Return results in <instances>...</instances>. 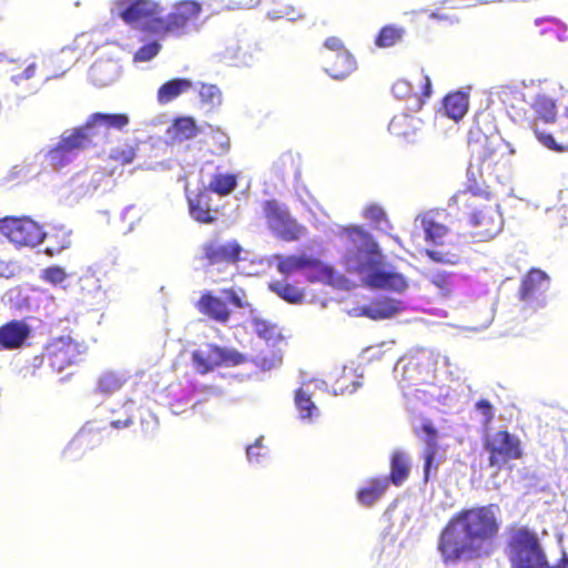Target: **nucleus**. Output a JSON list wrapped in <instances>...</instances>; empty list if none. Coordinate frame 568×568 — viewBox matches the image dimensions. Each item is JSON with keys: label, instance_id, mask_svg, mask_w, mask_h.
<instances>
[{"label": "nucleus", "instance_id": "obj_1", "mask_svg": "<svg viewBox=\"0 0 568 568\" xmlns=\"http://www.w3.org/2000/svg\"><path fill=\"white\" fill-rule=\"evenodd\" d=\"M496 510L497 506L489 504L456 513L438 539L437 548L443 560L457 562L463 557L477 558L488 554L500 528Z\"/></svg>", "mask_w": 568, "mask_h": 568}, {"label": "nucleus", "instance_id": "obj_2", "mask_svg": "<svg viewBox=\"0 0 568 568\" xmlns=\"http://www.w3.org/2000/svg\"><path fill=\"white\" fill-rule=\"evenodd\" d=\"M110 11L133 28L163 37L183 36L195 30L202 8L195 1H182L161 17V6L153 0H113Z\"/></svg>", "mask_w": 568, "mask_h": 568}, {"label": "nucleus", "instance_id": "obj_3", "mask_svg": "<svg viewBox=\"0 0 568 568\" xmlns=\"http://www.w3.org/2000/svg\"><path fill=\"white\" fill-rule=\"evenodd\" d=\"M349 247L344 262L349 272L358 274L361 281L372 287L403 292L407 287L405 278L397 273L384 271L382 255L373 240L358 227L347 230Z\"/></svg>", "mask_w": 568, "mask_h": 568}, {"label": "nucleus", "instance_id": "obj_4", "mask_svg": "<svg viewBox=\"0 0 568 568\" xmlns=\"http://www.w3.org/2000/svg\"><path fill=\"white\" fill-rule=\"evenodd\" d=\"M508 559L511 568H568L566 556L550 566L537 534L527 527L518 528L510 535Z\"/></svg>", "mask_w": 568, "mask_h": 568}, {"label": "nucleus", "instance_id": "obj_5", "mask_svg": "<svg viewBox=\"0 0 568 568\" xmlns=\"http://www.w3.org/2000/svg\"><path fill=\"white\" fill-rule=\"evenodd\" d=\"M483 445L488 453V465L500 471L506 464L524 455L520 439L508 430H497L484 437Z\"/></svg>", "mask_w": 568, "mask_h": 568}, {"label": "nucleus", "instance_id": "obj_6", "mask_svg": "<svg viewBox=\"0 0 568 568\" xmlns=\"http://www.w3.org/2000/svg\"><path fill=\"white\" fill-rule=\"evenodd\" d=\"M470 221L476 229L475 235L479 241L495 239L504 226V219L498 203L488 199H475Z\"/></svg>", "mask_w": 568, "mask_h": 568}, {"label": "nucleus", "instance_id": "obj_7", "mask_svg": "<svg viewBox=\"0 0 568 568\" xmlns=\"http://www.w3.org/2000/svg\"><path fill=\"white\" fill-rule=\"evenodd\" d=\"M0 232L17 246H37L45 236L36 222L26 217H6L1 220Z\"/></svg>", "mask_w": 568, "mask_h": 568}, {"label": "nucleus", "instance_id": "obj_8", "mask_svg": "<svg viewBox=\"0 0 568 568\" xmlns=\"http://www.w3.org/2000/svg\"><path fill=\"white\" fill-rule=\"evenodd\" d=\"M264 213L270 230L277 236L286 240H298L305 234V227L293 220L285 207L275 201L264 204Z\"/></svg>", "mask_w": 568, "mask_h": 568}, {"label": "nucleus", "instance_id": "obj_9", "mask_svg": "<svg viewBox=\"0 0 568 568\" xmlns=\"http://www.w3.org/2000/svg\"><path fill=\"white\" fill-rule=\"evenodd\" d=\"M325 48L328 51L325 57V60L328 63L326 67V72L332 78L343 79L355 70V60L353 59L352 54L344 48L343 42L338 38H328L325 41Z\"/></svg>", "mask_w": 568, "mask_h": 568}, {"label": "nucleus", "instance_id": "obj_10", "mask_svg": "<svg viewBox=\"0 0 568 568\" xmlns=\"http://www.w3.org/2000/svg\"><path fill=\"white\" fill-rule=\"evenodd\" d=\"M119 52L116 45H106L102 49L101 57L97 60L90 70L91 80L99 87H105L116 81L121 74V67L118 60L104 55L115 54Z\"/></svg>", "mask_w": 568, "mask_h": 568}, {"label": "nucleus", "instance_id": "obj_11", "mask_svg": "<svg viewBox=\"0 0 568 568\" xmlns=\"http://www.w3.org/2000/svg\"><path fill=\"white\" fill-rule=\"evenodd\" d=\"M357 368V364L351 361L335 373L332 382V388L335 395H351L357 390L362 379V375L358 374Z\"/></svg>", "mask_w": 568, "mask_h": 568}, {"label": "nucleus", "instance_id": "obj_12", "mask_svg": "<svg viewBox=\"0 0 568 568\" xmlns=\"http://www.w3.org/2000/svg\"><path fill=\"white\" fill-rule=\"evenodd\" d=\"M403 303L393 298H378L357 308V315L372 320L390 318L403 311Z\"/></svg>", "mask_w": 568, "mask_h": 568}, {"label": "nucleus", "instance_id": "obj_13", "mask_svg": "<svg viewBox=\"0 0 568 568\" xmlns=\"http://www.w3.org/2000/svg\"><path fill=\"white\" fill-rule=\"evenodd\" d=\"M306 274L312 281H318L337 288H348V281L320 261L307 260Z\"/></svg>", "mask_w": 568, "mask_h": 568}, {"label": "nucleus", "instance_id": "obj_14", "mask_svg": "<svg viewBox=\"0 0 568 568\" xmlns=\"http://www.w3.org/2000/svg\"><path fill=\"white\" fill-rule=\"evenodd\" d=\"M187 200L190 214L194 220L203 223L213 221L209 189H199L196 192L187 189Z\"/></svg>", "mask_w": 568, "mask_h": 568}, {"label": "nucleus", "instance_id": "obj_15", "mask_svg": "<svg viewBox=\"0 0 568 568\" xmlns=\"http://www.w3.org/2000/svg\"><path fill=\"white\" fill-rule=\"evenodd\" d=\"M196 134L197 126L195 120L191 116L176 118L165 132L166 141L172 145L191 140Z\"/></svg>", "mask_w": 568, "mask_h": 568}, {"label": "nucleus", "instance_id": "obj_16", "mask_svg": "<svg viewBox=\"0 0 568 568\" xmlns=\"http://www.w3.org/2000/svg\"><path fill=\"white\" fill-rule=\"evenodd\" d=\"M241 252L236 242H212L205 247V255L212 265L220 263H234Z\"/></svg>", "mask_w": 568, "mask_h": 568}, {"label": "nucleus", "instance_id": "obj_17", "mask_svg": "<svg viewBox=\"0 0 568 568\" xmlns=\"http://www.w3.org/2000/svg\"><path fill=\"white\" fill-rule=\"evenodd\" d=\"M197 308L201 313L210 316L211 318L225 323L229 321L230 311L224 301L220 297L205 293L197 302Z\"/></svg>", "mask_w": 568, "mask_h": 568}, {"label": "nucleus", "instance_id": "obj_18", "mask_svg": "<svg viewBox=\"0 0 568 568\" xmlns=\"http://www.w3.org/2000/svg\"><path fill=\"white\" fill-rule=\"evenodd\" d=\"M549 286L547 275L540 270L530 271L523 280L520 294L526 301L536 298Z\"/></svg>", "mask_w": 568, "mask_h": 568}, {"label": "nucleus", "instance_id": "obj_19", "mask_svg": "<svg viewBox=\"0 0 568 568\" xmlns=\"http://www.w3.org/2000/svg\"><path fill=\"white\" fill-rule=\"evenodd\" d=\"M29 335L28 326L20 321H13L0 328V344L6 348L19 347Z\"/></svg>", "mask_w": 568, "mask_h": 568}, {"label": "nucleus", "instance_id": "obj_20", "mask_svg": "<svg viewBox=\"0 0 568 568\" xmlns=\"http://www.w3.org/2000/svg\"><path fill=\"white\" fill-rule=\"evenodd\" d=\"M192 89V82L189 79H172L163 83L156 92V101L160 105H165L181 94Z\"/></svg>", "mask_w": 568, "mask_h": 568}, {"label": "nucleus", "instance_id": "obj_21", "mask_svg": "<svg viewBox=\"0 0 568 568\" xmlns=\"http://www.w3.org/2000/svg\"><path fill=\"white\" fill-rule=\"evenodd\" d=\"M415 227H422L425 233V239L434 243H440L447 233L446 226L436 220V214L433 212L417 216Z\"/></svg>", "mask_w": 568, "mask_h": 568}, {"label": "nucleus", "instance_id": "obj_22", "mask_svg": "<svg viewBox=\"0 0 568 568\" xmlns=\"http://www.w3.org/2000/svg\"><path fill=\"white\" fill-rule=\"evenodd\" d=\"M92 136L93 130L91 125L87 123L83 128L64 133L60 143L74 155L75 151L85 149L91 143Z\"/></svg>", "mask_w": 568, "mask_h": 568}, {"label": "nucleus", "instance_id": "obj_23", "mask_svg": "<svg viewBox=\"0 0 568 568\" xmlns=\"http://www.w3.org/2000/svg\"><path fill=\"white\" fill-rule=\"evenodd\" d=\"M387 488V478H372L365 487L357 491V500L364 506H372L385 494Z\"/></svg>", "mask_w": 568, "mask_h": 568}, {"label": "nucleus", "instance_id": "obj_24", "mask_svg": "<svg viewBox=\"0 0 568 568\" xmlns=\"http://www.w3.org/2000/svg\"><path fill=\"white\" fill-rule=\"evenodd\" d=\"M294 404L298 416L303 420L312 422L320 416V409L312 399V394L304 388H297L294 394Z\"/></svg>", "mask_w": 568, "mask_h": 568}, {"label": "nucleus", "instance_id": "obj_25", "mask_svg": "<svg viewBox=\"0 0 568 568\" xmlns=\"http://www.w3.org/2000/svg\"><path fill=\"white\" fill-rule=\"evenodd\" d=\"M246 357H193V368L199 374H206L217 366H236Z\"/></svg>", "mask_w": 568, "mask_h": 568}, {"label": "nucleus", "instance_id": "obj_26", "mask_svg": "<svg viewBox=\"0 0 568 568\" xmlns=\"http://www.w3.org/2000/svg\"><path fill=\"white\" fill-rule=\"evenodd\" d=\"M444 109L448 118L460 120L468 110V95L460 91L448 94L444 100Z\"/></svg>", "mask_w": 568, "mask_h": 568}, {"label": "nucleus", "instance_id": "obj_27", "mask_svg": "<svg viewBox=\"0 0 568 568\" xmlns=\"http://www.w3.org/2000/svg\"><path fill=\"white\" fill-rule=\"evenodd\" d=\"M420 121L407 114L394 116L389 123V131L398 136L408 138L419 130Z\"/></svg>", "mask_w": 568, "mask_h": 568}, {"label": "nucleus", "instance_id": "obj_28", "mask_svg": "<svg viewBox=\"0 0 568 568\" xmlns=\"http://www.w3.org/2000/svg\"><path fill=\"white\" fill-rule=\"evenodd\" d=\"M409 475V465L407 457L402 452H395L390 459V473L388 483L392 481L395 486H400Z\"/></svg>", "mask_w": 568, "mask_h": 568}, {"label": "nucleus", "instance_id": "obj_29", "mask_svg": "<svg viewBox=\"0 0 568 568\" xmlns=\"http://www.w3.org/2000/svg\"><path fill=\"white\" fill-rule=\"evenodd\" d=\"M88 123L92 130L97 126L122 129L129 124V116L126 114H93Z\"/></svg>", "mask_w": 568, "mask_h": 568}, {"label": "nucleus", "instance_id": "obj_30", "mask_svg": "<svg viewBox=\"0 0 568 568\" xmlns=\"http://www.w3.org/2000/svg\"><path fill=\"white\" fill-rule=\"evenodd\" d=\"M252 326L256 334L267 343L276 344L277 341L281 339V333L278 328L275 325L258 317L257 315L252 316Z\"/></svg>", "mask_w": 568, "mask_h": 568}, {"label": "nucleus", "instance_id": "obj_31", "mask_svg": "<svg viewBox=\"0 0 568 568\" xmlns=\"http://www.w3.org/2000/svg\"><path fill=\"white\" fill-rule=\"evenodd\" d=\"M532 108L539 120L545 123L554 121L556 116V103L551 98L544 94L537 95Z\"/></svg>", "mask_w": 568, "mask_h": 568}, {"label": "nucleus", "instance_id": "obj_32", "mask_svg": "<svg viewBox=\"0 0 568 568\" xmlns=\"http://www.w3.org/2000/svg\"><path fill=\"white\" fill-rule=\"evenodd\" d=\"M73 156L74 155L59 142L58 145L47 154V161L52 169L60 170L69 164Z\"/></svg>", "mask_w": 568, "mask_h": 568}, {"label": "nucleus", "instance_id": "obj_33", "mask_svg": "<svg viewBox=\"0 0 568 568\" xmlns=\"http://www.w3.org/2000/svg\"><path fill=\"white\" fill-rule=\"evenodd\" d=\"M236 185V178L232 174H217L209 183V190L220 195L230 194Z\"/></svg>", "mask_w": 568, "mask_h": 568}, {"label": "nucleus", "instance_id": "obj_34", "mask_svg": "<svg viewBox=\"0 0 568 568\" xmlns=\"http://www.w3.org/2000/svg\"><path fill=\"white\" fill-rule=\"evenodd\" d=\"M271 288L278 296H281L283 300L290 303L298 304L302 303L304 300L303 291L295 286L285 283H273L271 284Z\"/></svg>", "mask_w": 568, "mask_h": 568}, {"label": "nucleus", "instance_id": "obj_35", "mask_svg": "<svg viewBox=\"0 0 568 568\" xmlns=\"http://www.w3.org/2000/svg\"><path fill=\"white\" fill-rule=\"evenodd\" d=\"M403 34V28L394 26L384 27L376 39V45L379 48L392 47L402 39Z\"/></svg>", "mask_w": 568, "mask_h": 568}, {"label": "nucleus", "instance_id": "obj_36", "mask_svg": "<svg viewBox=\"0 0 568 568\" xmlns=\"http://www.w3.org/2000/svg\"><path fill=\"white\" fill-rule=\"evenodd\" d=\"M393 93L397 99H406L412 95L413 108L420 109L423 102L417 93L413 92L412 84L406 80H398L393 85Z\"/></svg>", "mask_w": 568, "mask_h": 568}, {"label": "nucleus", "instance_id": "obj_37", "mask_svg": "<svg viewBox=\"0 0 568 568\" xmlns=\"http://www.w3.org/2000/svg\"><path fill=\"white\" fill-rule=\"evenodd\" d=\"M307 260L305 257H297V256H288L285 258L278 260L277 263V270L284 274L290 275L296 271L300 270H306Z\"/></svg>", "mask_w": 568, "mask_h": 568}, {"label": "nucleus", "instance_id": "obj_38", "mask_svg": "<svg viewBox=\"0 0 568 568\" xmlns=\"http://www.w3.org/2000/svg\"><path fill=\"white\" fill-rule=\"evenodd\" d=\"M103 436L98 428L93 425L87 424L83 426L75 436V442L79 444H92V447L102 442Z\"/></svg>", "mask_w": 568, "mask_h": 568}, {"label": "nucleus", "instance_id": "obj_39", "mask_svg": "<svg viewBox=\"0 0 568 568\" xmlns=\"http://www.w3.org/2000/svg\"><path fill=\"white\" fill-rule=\"evenodd\" d=\"M161 50V44L156 41L150 42L142 48H140L134 57L133 62L134 63H144L151 61L153 58H155Z\"/></svg>", "mask_w": 568, "mask_h": 568}, {"label": "nucleus", "instance_id": "obj_40", "mask_svg": "<svg viewBox=\"0 0 568 568\" xmlns=\"http://www.w3.org/2000/svg\"><path fill=\"white\" fill-rule=\"evenodd\" d=\"M199 94L204 103H210L212 105H219L222 102V93L216 85L213 84H202L199 89Z\"/></svg>", "mask_w": 568, "mask_h": 568}, {"label": "nucleus", "instance_id": "obj_41", "mask_svg": "<svg viewBox=\"0 0 568 568\" xmlns=\"http://www.w3.org/2000/svg\"><path fill=\"white\" fill-rule=\"evenodd\" d=\"M122 386V381L113 375V374H105L102 377H100L98 382V390L102 394H112L116 390H119Z\"/></svg>", "mask_w": 568, "mask_h": 568}, {"label": "nucleus", "instance_id": "obj_42", "mask_svg": "<svg viewBox=\"0 0 568 568\" xmlns=\"http://www.w3.org/2000/svg\"><path fill=\"white\" fill-rule=\"evenodd\" d=\"M68 277L67 272L61 266H50L42 271L41 278L52 285L62 284Z\"/></svg>", "mask_w": 568, "mask_h": 568}, {"label": "nucleus", "instance_id": "obj_43", "mask_svg": "<svg viewBox=\"0 0 568 568\" xmlns=\"http://www.w3.org/2000/svg\"><path fill=\"white\" fill-rule=\"evenodd\" d=\"M110 158L121 163H130L135 158V148L131 144H123L113 149Z\"/></svg>", "mask_w": 568, "mask_h": 568}, {"label": "nucleus", "instance_id": "obj_44", "mask_svg": "<svg viewBox=\"0 0 568 568\" xmlns=\"http://www.w3.org/2000/svg\"><path fill=\"white\" fill-rule=\"evenodd\" d=\"M420 432H423L426 435V438H425L426 447L425 448H432V447L438 448V445H437L438 433L430 420H424L420 428L415 430V434L419 435Z\"/></svg>", "mask_w": 568, "mask_h": 568}, {"label": "nucleus", "instance_id": "obj_45", "mask_svg": "<svg viewBox=\"0 0 568 568\" xmlns=\"http://www.w3.org/2000/svg\"><path fill=\"white\" fill-rule=\"evenodd\" d=\"M438 448H425L423 458H424V481L427 483L429 480L430 469L433 467L434 459L436 457Z\"/></svg>", "mask_w": 568, "mask_h": 568}, {"label": "nucleus", "instance_id": "obj_46", "mask_svg": "<svg viewBox=\"0 0 568 568\" xmlns=\"http://www.w3.org/2000/svg\"><path fill=\"white\" fill-rule=\"evenodd\" d=\"M57 236L61 237V243L59 245H57V246H53V245L52 246H48L45 248V252L49 255H54L57 253H60L62 250H64V248L70 246L71 241H70V235H69L68 232L59 231Z\"/></svg>", "mask_w": 568, "mask_h": 568}, {"label": "nucleus", "instance_id": "obj_47", "mask_svg": "<svg viewBox=\"0 0 568 568\" xmlns=\"http://www.w3.org/2000/svg\"><path fill=\"white\" fill-rule=\"evenodd\" d=\"M213 140L217 144V152L223 154L229 151L230 148V139L229 136L221 131H215L213 134Z\"/></svg>", "mask_w": 568, "mask_h": 568}, {"label": "nucleus", "instance_id": "obj_48", "mask_svg": "<svg viewBox=\"0 0 568 568\" xmlns=\"http://www.w3.org/2000/svg\"><path fill=\"white\" fill-rule=\"evenodd\" d=\"M133 423V416L131 413L124 410L119 418L111 420V426L115 429H122L129 427Z\"/></svg>", "mask_w": 568, "mask_h": 568}, {"label": "nucleus", "instance_id": "obj_49", "mask_svg": "<svg viewBox=\"0 0 568 568\" xmlns=\"http://www.w3.org/2000/svg\"><path fill=\"white\" fill-rule=\"evenodd\" d=\"M476 408L485 416L486 424L490 423L494 418V409L487 399H480L476 404Z\"/></svg>", "mask_w": 568, "mask_h": 568}, {"label": "nucleus", "instance_id": "obj_50", "mask_svg": "<svg viewBox=\"0 0 568 568\" xmlns=\"http://www.w3.org/2000/svg\"><path fill=\"white\" fill-rule=\"evenodd\" d=\"M428 256L436 262H442L446 264H454L456 262V256L453 254H444L439 251H427Z\"/></svg>", "mask_w": 568, "mask_h": 568}, {"label": "nucleus", "instance_id": "obj_51", "mask_svg": "<svg viewBox=\"0 0 568 568\" xmlns=\"http://www.w3.org/2000/svg\"><path fill=\"white\" fill-rule=\"evenodd\" d=\"M364 215L366 219L372 220L379 224L384 217V212L379 206L371 205L365 209Z\"/></svg>", "mask_w": 568, "mask_h": 568}, {"label": "nucleus", "instance_id": "obj_52", "mask_svg": "<svg viewBox=\"0 0 568 568\" xmlns=\"http://www.w3.org/2000/svg\"><path fill=\"white\" fill-rule=\"evenodd\" d=\"M293 11H294L293 8L284 7L280 10L268 11L267 16L272 20H275L278 18H284V17L287 18L288 20H294L295 18L293 17Z\"/></svg>", "mask_w": 568, "mask_h": 568}, {"label": "nucleus", "instance_id": "obj_53", "mask_svg": "<svg viewBox=\"0 0 568 568\" xmlns=\"http://www.w3.org/2000/svg\"><path fill=\"white\" fill-rule=\"evenodd\" d=\"M224 294L230 300V302L236 307H245L247 305V303L243 301L242 296L236 291H224Z\"/></svg>", "mask_w": 568, "mask_h": 568}, {"label": "nucleus", "instance_id": "obj_54", "mask_svg": "<svg viewBox=\"0 0 568 568\" xmlns=\"http://www.w3.org/2000/svg\"><path fill=\"white\" fill-rule=\"evenodd\" d=\"M219 55H220L221 60H223L225 62H231L234 59H236L237 51H236V49L226 50L225 52L219 53Z\"/></svg>", "mask_w": 568, "mask_h": 568}, {"label": "nucleus", "instance_id": "obj_55", "mask_svg": "<svg viewBox=\"0 0 568 568\" xmlns=\"http://www.w3.org/2000/svg\"><path fill=\"white\" fill-rule=\"evenodd\" d=\"M34 70H36V65L34 64H30L24 70L23 75H14L13 79L16 81H19L21 79H30L31 77H33Z\"/></svg>", "mask_w": 568, "mask_h": 568}, {"label": "nucleus", "instance_id": "obj_56", "mask_svg": "<svg viewBox=\"0 0 568 568\" xmlns=\"http://www.w3.org/2000/svg\"><path fill=\"white\" fill-rule=\"evenodd\" d=\"M303 204L308 209V211L315 215V209H320L317 203L313 200L312 196L308 195V200L302 199Z\"/></svg>", "mask_w": 568, "mask_h": 568}, {"label": "nucleus", "instance_id": "obj_57", "mask_svg": "<svg viewBox=\"0 0 568 568\" xmlns=\"http://www.w3.org/2000/svg\"><path fill=\"white\" fill-rule=\"evenodd\" d=\"M393 346H394L393 342H387V343L379 344L377 347L379 348L378 352L387 353V352L393 351Z\"/></svg>", "mask_w": 568, "mask_h": 568}, {"label": "nucleus", "instance_id": "obj_58", "mask_svg": "<svg viewBox=\"0 0 568 568\" xmlns=\"http://www.w3.org/2000/svg\"><path fill=\"white\" fill-rule=\"evenodd\" d=\"M423 81L425 85L424 94L428 97L430 93V79L427 75H423Z\"/></svg>", "mask_w": 568, "mask_h": 568}, {"label": "nucleus", "instance_id": "obj_59", "mask_svg": "<svg viewBox=\"0 0 568 568\" xmlns=\"http://www.w3.org/2000/svg\"><path fill=\"white\" fill-rule=\"evenodd\" d=\"M433 283L436 284L439 288L445 290L446 292H448V290L446 287V281L445 280L435 278V280H433Z\"/></svg>", "mask_w": 568, "mask_h": 568}, {"label": "nucleus", "instance_id": "obj_60", "mask_svg": "<svg viewBox=\"0 0 568 568\" xmlns=\"http://www.w3.org/2000/svg\"><path fill=\"white\" fill-rule=\"evenodd\" d=\"M63 368L62 364H58V369L61 371Z\"/></svg>", "mask_w": 568, "mask_h": 568}]
</instances>
